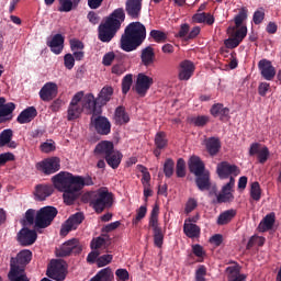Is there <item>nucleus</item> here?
Here are the masks:
<instances>
[{
  "label": "nucleus",
  "instance_id": "1",
  "mask_svg": "<svg viewBox=\"0 0 281 281\" xmlns=\"http://www.w3.org/2000/svg\"><path fill=\"white\" fill-rule=\"evenodd\" d=\"M113 98V88L105 86L101 89L98 98L92 93L85 94L83 91H79L74 94L67 110V120L69 122L78 120L82 113H95V104L104 106Z\"/></svg>",
  "mask_w": 281,
  "mask_h": 281
},
{
  "label": "nucleus",
  "instance_id": "2",
  "mask_svg": "<svg viewBox=\"0 0 281 281\" xmlns=\"http://www.w3.org/2000/svg\"><path fill=\"white\" fill-rule=\"evenodd\" d=\"M53 186L59 192H64V202L71 205L85 186H93V179L89 176H74L69 172H59L52 178Z\"/></svg>",
  "mask_w": 281,
  "mask_h": 281
},
{
  "label": "nucleus",
  "instance_id": "3",
  "mask_svg": "<svg viewBox=\"0 0 281 281\" xmlns=\"http://www.w3.org/2000/svg\"><path fill=\"white\" fill-rule=\"evenodd\" d=\"M146 40V26L140 22H133L125 29L124 35L121 37V49L124 52H133L137 49Z\"/></svg>",
  "mask_w": 281,
  "mask_h": 281
},
{
  "label": "nucleus",
  "instance_id": "4",
  "mask_svg": "<svg viewBox=\"0 0 281 281\" xmlns=\"http://www.w3.org/2000/svg\"><path fill=\"white\" fill-rule=\"evenodd\" d=\"M124 19H126L124 9L114 10L113 13L106 18L105 22L99 26V41L102 43H111L115 34H117V30L122 27Z\"/></svg>",
  "mask_w": 281,
  "mask_h": 281
},
{
  "label": "nucleus",
  "instance_id": "5",
  "mask_svg": "<svg viewBox=\"0 0 281 281\" xmlns=\"http://www.w3.org/2000/svg\"><path fill=\"white\" fill-rule=\"evenodd\" d=\"M247 19V9H241L239 14L235 16V26L228 27L227 33L231 36L225 41L226 47L228 49H234L238 47L243 42V38L247 36V26L243 22Z\"/></svg>",
  "mask_w": 281,
  "mask_h": 281
},
{
  "label": "nucleus",
  "instance_id": "6",
  "mask_svg": "<svg viewBox=\"0 0 281 281\" xmlns=\"http://www.w3.org/2000/svg\"><path fill=\"white\" fill-rule=\"evenodd\" d=\"M189 170L195 175L199 190L210 188V171L205 170V165L198 156H192L189 160Z\"/></svg>",
  "mask_w": 281,
  "mask_h": 281
},
{
  "label": "nucleus",
  "instance_id": "7",
  "mask_svg": "<svg viewBox=\"0 0 281 281\" xmlns=\"http://www.w3.org/2000/svg\"><path fill=\"white\" fill-rule=\"evenodd\" d=\"M91 204L95 212H102L105 207L113 205V194L109 192V189L101 188L90 194Z\"/></svg>",
  "mask_w": 281,
  "mask_h": 281
},
{
  "label": "nucleus",
  "instance_id": "8",
  "mask_svg": "<svg viewBox=\"0 0 281 281\" xmlns=\"http://www.w3.org/2000/svg\"><path fill=\"white\" fill-rule=\"evenodd\" d=\"M56 214H58V211L56 210V207H53V206L42 207L36 213L35 227H40L41 229H44L45 227H49V225H52V221L56 218Z\"/></svg>",
  "mask_w": 281,
  "mask_h": 281
},
{
  "label": "nucleus",
  "instance_id": "9",
  "mask_svg": "<svg viewBox=\"0 0 281 281\" xmlns=\"http://www.w3.org/2000/svg\"><path fill=\"white\" fill-rule=\"evenodd\" d=\"M47 276L52 280H65L67 278V263L63 260H52L47 268Z\"/></svg>",
  "mask_w": 281,
  "mask_h": 281
},
{
  "label": "nucleus",
  "instance_id": "10",
  "mask_svg": "<svg viewBox=\"0 0 281 281\" xmlns=\"http://www.w3.org/2000/svg\"><path fill=\"white\" fill-rule=\"evenodd\" d=\"M37 170L44 172V175H54L60 170V158L50 157L36 164Z\"/></svg>",
  "mask_w": 281,
  "mask_h": 281
},
{
  "label": "nucleus",
  "instance_id": "11",
  "mask_svg": "<svg viewBox=\"0 0 281 281\" xmlns=\"http://www.w3.org/2000/svg\"><path fill=\"white\" fill-rule=\"evenodd\" d=\"M154 82H155V80L153 79V77L147 76L144 72H140L137 75L134 89H135L136 93H138V95L144 98V95H146V93H148V90L150 89L151 85H154Z\"/></svg>",
  "mask_w": 281,
  "mask_h": 281
},
{
  "label": "nucleus",
  "instance_id": "12",
  "mask_svg": "<svg viewBox=\"0 0 281 281\" xmlns=\"http://www.w3.org/2000/svg\"><path fill=\"white\" fill-rule=\"evenodd\" d=\"M85 221V215L82 213H76L71 215L61 226L60 235L67 236L69 232H74V229H78L80 223Z\"/></svg>",
  "mask_w": 281,
  "mask_h": 281
},
{
  "label": "nucleus",
  "instance_id": "13",
  "mask_svg": "<svg viewBox=\"0 0 281 281\" xmlns=\"http://www.w3.org/2000/svg\"><path fill=\"white\" fill-rule=\"evenodd\" d=\"M217 175L220 179H234L240 175V169L237 166L231 165L228 162H221L217 165Z\"/></svg>",
  "mask_w": 281,
  "mask_h": 281
},
{
  "label": "nucleus",
  "instance_id": "14",
  "mask_svg": "<svg viewBox=\"0 0 281 281\" xmlns=\"http://www.w3.org/2000/svg\"><path fill=\"white\" fill-rule=\"evenodd\" d=\"M58 95V85L56 82H46L40 90V98L43 102H52Z\"/></svg>",
  "mask_w": 281,
  "mask_h": 281
},
{
  "label": "nucleus",
  "instance_id": "15",
  "mask_svg": "<svg viewBox=\"0 0 281 281\" xmlns=\"http://www.w3.org/2000/svg\"><path fill=\"white\" fill-rule=\"evenodd\" d=\"M91 124L94 126L99 135H109V133H111V122H109V119L104 116L93 115L91 117Z\"/></svg>",
  "mask_w": 281,
  "mask_h": 281
},
{
  "label": "nucleus",
  "instance_id": "16",
  "mask_svg": "<svg viewBox=\"0 0 281 281\" xmlns=\"http://www.w3.org/2000/svg\"><path fill=\"white\" fill-rule=\"evenodd\" d=\"M249 155L250 157L257 155L259 164H266V161L269 159L270 153L267 146L259 143H252L249 148Z\"/></svg>",
  "mask_w": 281,
  "mask_h": 281
},
{
  "label": "nucleus",
  "instance_id": "17",
  "mask_svg": "<svg viewBox=\"0 0 281 281\" xmlns=\"http://www.w3.org/2000/svg\"><path fill=\"white\" fill-rule=\"evenodd\" d=\"M80 251H82V246L78 239H70L61 245L57 255L64 257L69 256V254H80Z\"/></svg>",
  "mask_w": 281,
  "mask_h": 281
},
{
  "label": "nucleus",
  "instance_id": "18",
  "mask_svg": "<svg viewBox=\"0 0 281 281\" xmlns=\"http://www.w3.org/2000/svg\"><path fill=\"white\" fill-rule=\"evenodd\" d=\"M100 251L98 250H92L89 255H88V262H97V267L102 268V267H106V265H111V262H113V255H103L100 256Z\"/></svg>",
  "mask_w": 281,
  "mask_h": 281
},
{
  "label": "nucleus",
  "instance_id": "19",
  "mask_svg": "<svg viewBox=\"0 0 281 281\" xmlns=\"http://www.w3.org/2000/svg\"><path fill=\"white\" fill-rule=\"evenodd\" d=\"M36 238H37L36 232L32 231V229L22 228L18 233V241L23 247H27L30 245H34V243H36Z\"/></svg>",
  "mask_w": 281,
  "mask_h": 281
},
{
  "label": "nucleus",
  "instance_id": "20",
  "mask_svg": "<svg viewBox=\"0 0 281 281\" xmlns=\"http://www.w3.org/2000/svg\"><path fill=\"white\" fill-rule=\"evenodd\" d=\"M193 74H194V63L186 59L179 64V68H178L179 80H190Z\"/></svg>",
  "mask_w": 281,
  "mask_h": 281
},
{
  "label": "nucleus",
  "instance_id": "21",
  "mask_svg": "<svg viewBox=\"0 0 281 281\" xmlns=\"http://www.w3.org/2000/svg\"><path fill=\"white\" fill-rule=\"evenodd\" d=\"M52 194H54V187L50 184H37L33 191L35 201H45Z\"/></svg>",
  "mask_w": 281,
  "mask_h": 281
},
{
  "label": "nucleus",
  "instance_id": "22",
  "mask_svg": "<svg viewBox=\"0 0 281 281\" xmlns=\"http://www.w3.org/2000/svg\"><path fill=\"white\" fill-rule=\"evenodd\" d=\"M236 180L231 178L229 182L222 188V192L217 195V203H227V201H232V199H234V194H232V192Z\"/></svg>",
  "mask_w": 281,
  "mask_h": 281
},
{
  "label": "nucleus",
  "instance_id": "23",
  "mask_svg": "<svg viewBox=\"0 0 281 281\" xmlns=\"http://www.w3.org/2000/svg\"><path fill=\"white\" fill-rule=\"evenodd\" d=\"M258 67L265 80H273V78H276V68L271 65V61L261 59Z\"/></svg>",
  "mask_w": 281,
  "mask_h": 281
},
{
  "label": "nucleus",
  "instance_id": "24",
  "mask_svg": "<svg viewBox=\"0 0 281 281\" xmlns=\"http://www.w3.org/2000/svg\"><path fill=\"white\" fill-rule=\"evenodd\" d=\"M125 10L132 19H139V14H142V0H127Z\"/></svg>",
  "mask_w": 281,
  "mask_h": 281
},
{
  "label": "nucleus",
  "instance_id": "25",
  "mask_svg": "<svg viewBox=\"0 0 281 281\" xmlns=\"http://www.w3.org/2000/svg\"><path fill=\"white\" fill-rule=\"evenodd\" d=\"M47 45L50 47V52H53V54L58 55L63 52L65 37L61 34H56L47 42Z\"/></svg>",
  "mask_w": 281,
  "mask_h": 281
},
{
  "label": "nucleus",
  "instance_id": "26",
  "mask_svg": "<svg viewBox=\"0 0 281 281\" xmlns=\"http://www.w3.org/2000/svg\"><path fill=\"white\" fill-rule=\"evenodd\" d=\"M228 281H246V276L240 273V266L233 263L226 268Z\"/></svg>",
  "mask_w": 281,
  "mask_h": 281
},
{
  "label": "nucleus",
  "instance_id": "27",
  "mask_svg": "<svg viewBox=\"0 0 281 281\" xmlns=\"http://www.w3.org/2000/svg\"><path fill=\"white\" fill-rule=\"evenodd\" d=\"M113 143L109 140H102L99 143L94 149V154L98 157H108L113 151Z\"/></svg>",
  "mask_w": 281,
  "mask_h": 281
},
{
  "label": "nucleus",
  "instance_id": "28",
  "mask_svg": "<svg viewBox=\"0 0 281 281\" xmlns=\"http://www.w3.org/2000/svg\"><path fill=\"white\" fill-rule=\"evenodd\" d=\"M16 148V142L12 140V130H4L0 134V148Z\"/></svg>",
  "mask_w": 281,
  "mask_h": 281
},
{
  "label": "nucleus",
  "instance_id": "29",
  "mask_svg": "<svg viewBox=\"0 0 281 281\" xmlns=\"http://www.w3.org/2000/svg\"><path fill=\"white\" fill-rule=\"evenodd\" d=\"M183 232L189 238H199L201 228L196 226V224H192V220H187L184 222Z\"/></svg>",
  "mask_w": 281,
  "mask_h": 281
},
{
  "label": "nucleus",
  "instance_id": "30",
  "mask_svg": "<svg viewBox=\"0 0 281 281\" xmlns=\"http://www.w3.org/2000/svg\"><path fill=\"white\" fill-rule=\"evenodd\" d=\"M211 114L214 117H220L221 120H227L229 117V109L223 106V104L221 103H217L211 108Z\"/></svg>",
  "mask_w": 281,
  "mask_h": 281
},
{
  "label": "nucleus",
  "instance_id": "31",
  "mask_svg": "<svg viewBox=\"0 0 281 281\" xmlns=\"http://www.w3.org/2000/svg\"><path fill=\"white\" fill-rule=\"evenodd\" d=\"M205 148L209 153V155H217L218 151L221 150V140L216 137H211L205 140Z\"/></svg>",
  "mask_w": 281,
  "mask_h": 281
},
{
  "label": "nucleus",
  "instance_id": "32",
  "mask_svg": "<svg viewBox=\"0 0 281 281\" xmlns=\"http://www.w3.org/2000/svg\"><path fill=\"white\" fill-rule=\"evenodd\" d=\"M35 116H36V109L27 108L20 113V115L18 116V122L19 124H27L32 122V120H34Z\"/></svg>",
  "mask_w": 281,
  "mask_h": 281
},
{
  "label": "nucleus",
  "instance_id": "33",
  "mask_svg": "<svg viewBox=\"0 0 281 281\" xmlns=\"http://www.w3.org/2000/svg\"><path fill=\"white\" fill-rule=\"evenodd\" d=\"M140 58L145 67H150V65L155 63V50H153V47L148 46L145 49H143Z\"/></svg>",
  "mask_w": 281,
  "mask_h": 281
},
{
  "label": "nucleus",
  "instance_id": "34",
  "mask_svg": "<svg viewBox=\"0 0 281 281\" xmlns=\"http://www.w3.org/2000/svg\"><path fill=\"white\" fill-rule=\"evenodd\" d=\"M114 122L117 124H128L131 122V116L126 113V110L123 106H119L114 113Z\"/></svg>",
  "mask_w": 281,
  "mask_h": 281
},
{
  "label": "nucleus",
  "instance_id": "35",
  "mask_svg": "<svg viewBox=\"0 0 281 281\" xmlns=\"http://www.w3.org/2000/svg\"><path fill=\"white\" fill-rule=\"evenodd\" d=\"M108 166L110 168H117L122 164V154L120 151L113 150L110 155L105 157Z\"/></svg>",
  "mask_w": 281,
  "mask_h": 281
},
{
  "label": "nucleus",
  "instance_id": "36",
  "mask_svg": "<svg viewBox=\"0 0 281 281\" xmlns=\"http://www.w3.org/2000/svg\"><path fill=\"white\" fill-rule=\"evenodd\" d=\"M149 227H151L154 232L161 229V227H159V205L157 204L151 210L149 217Z\"/></svg>",
  "mask_w": 281,
  "mask_h": 281
},
{
  "label": "nucleus",
  "instance_id": "37",
  "mask_svg": "<svg viewBox=\"0 0 281 281\" xmlns=\"http://www.w3.org/2000/svg\"><path fill=\"white\" fill-rule=\"evenodd\" d=\"M193 23H206V25L214 24V15L210 13H195L192 18Z\"/></svg>",
  "mask_w": 281,
  "mask_h": 281
},
{
  "label": "nucleus",
  "instance_id": "38",
  "mask_svg": "<svg viewBox=\"0 0 281 281\" xmlns=\"http://www.w3.org/2000/svg\"><path fill=\"white\" fill-rule=\"evenodd\" d=\"M276 223V214L271 213L268 214L263 221L259 224V232H267L268 229H271L273 227V224Z\"/></svg>",
  "mask_w": 281,
  "mask_h": 281
},
{
  "label": "nucleus",
  "instance_id": "39",
  "mask_svg": "<svg viewBox=\"0 0 281 281\" xmlns=\"http://www.w3.org/2000/svg\"><path fill=\"white\" fill-rule=\"evenodd\" d=\"M236 216V211L228 210L222 213L217 218V225H227Z\"/></svg>",
  "mask_w": 281,
  "mask_h": 281
},
{
  "label": "nucleus",
  "instance_id": "40",
  "mask_svg": "<svg viewBox=\"0 0 281 281\" xmlns=\"http://www.w3.org/2000/svg\"><path fill=\"white\" fill-rule=\"evenodd\" d=\"M15 106L14 103H3L0 108V122H3L12 111H14Z\"/></svg>",
  "mask_w": 281,
  "mask_h": 281
},
{
  "label": "nucleus",
  "instance_id": "41",
  "mask_svg": "<svg viewBox=\"0 0 281 281\" xmlns=\"http://www.w3.org/2000/svg\"><path fill=\"white\" fill-rule=\"evenodd\" d=\"M60 3V12H71L75 5H78L77 0H59Z\"/></svg>",
  "mask_w": 281,
  "mask_h": 281
},
{
  "label": "nucleus",
  "instance_id": "42",
  "mask_svg": "<svg viewBox=\"0 0 281 281\" xmlns=\"http://www.w3.org/2000/svg\"><path fill=\"white\" fill-rule=\"evenodd\" d=\"M148 212V209L146 205H142L137 211H136V216L132 221V225H138L139 222L146 216V213Z\"/></svg>",
  "mask_w": 281,
  "mask_h": 281
},
{
  "label": "nucleus",
  "instance_id": "43",
  "mask_svg": "<svg viewBox=\"0 0 281 281\" xmlns=\"http://www.w3.org/2000/svg\"><path fill=\"white\" fill-rule=\"evenodd\" d=\"M155 144L159 149L166 148V145L168 144V139H166V133L164 132L157 133L155 137Z\"/></svg>",
  "mask_w": 281,
  "mask_h": 281
},
{
  "label": "nucleus",
  "instance_id": "44",
  "mask_svg": "<svg viewBox=\"0 0 281 281\" xmlns=\"http://www.w3.org/2000/svg\"><path fill=\"white\" fill-rule=\"evenodd\" d=\"M137 170L143 175V178H142L143 186H150V172H148V169L142 165H138Z\"/></svg>",
  "mask_w": 281,
  "mask_h": 281
},
{
  "label": "nucleus",
  "instance_id": "45",
  "mask_svg": "<svg viewBox=\"0 0 281 281\" xmlns=\"http://www.w3.org/2000/svg\"><path fill=\"white\" fill-rule=\"evenodd\" d=\"M165 176L170 178L175 172V161L172 159H167L164 165Z\"/></svg>",
  "mask_w": 281,
  "mask_h": 281
},
{
  "label": "nucleus",
  "instance_id": "46",
  "mask_svg": "<svg viewBox=\"0 0 281 281\" xmlns=\"http://www.w3.org/2000/svg\"><path fill=\"white\" fill-rule=\"evenodd\" d=\"M132 85H133V75H126L122 81L123 93H128V91H131Z\"/></svg>",
  "mask_w": 281,
  "mask_h": 281
},
{
  "label": "nucleus",
  "instance_id": "47",
  "mask_svg": "<svg viewBox=\"0 0 281 281\" xmlns=\"http://www.w3.org/2000/svg\"><path fill=\"white\" fill-rule=\"evenodd\" d=\"M250 195L254 199V201H260V195H261L260 183L252 182L251 189H250Z\"/></svg>",
  "mask_w": 281,
  "mask_h": 281
},
{
  "label": "nucleus",
  "instance_id": "48",
  "mask_svg": "<svg viewBox=\"0 0 281 281\" xmlns=\"http://www.w3.org/2000/svg\"><path fill=\"white\" fill-rule=\"evenodd\" d=\"M207 276V268L205 266H199L195 270V281H205Z\"/></svg>",
  "mask_w": 281,
  "mask_h": 281
},
{
  "label": "nucleus",
  "instance_id": "49",
  "mask_svg": "<svg viewBox=\"0 0 281 281\" xmlns=\"http://www.w3.org/2000/svg\"><path fill=\"white\" fill-rule=\"evenodd\" d=\"M192 251L194 256L199 258V262H203V259L205 258V249H203L201 245H193Z\"/></svg>",
  "mask_w": 281,
  "mask_h": 281
},
{
  "label": "nucleus",
  "instance_id": "50",
  "mask_svg": "<svg viewBox=\"0 0 281 281\" xmlns=\"http://www.w3.org/2000/svg\"><path fill=\"white\" fill-rule=\"evenodd\" d=\"M154 245L160 249L164 245V233L161 229L154 231Z\"/></svg>",
  "mask_w": 281,
  "mask_h": 281
},
{
  "label": "nucleus",
  "instance_id": "51",
  "mask_svg": "<svg viewBox=\"0 0 281 281\" xmlns=\"http://www.w3.org/2000/svg\"><path fill=\"white\" fill-rule=\"evenodd\" d=\"M254 245H258V247H262V245H265V237L252 236L247 244V248L250 249V247H254Z\"/></svg>",
  "mask_w": 281,
  "mask_h": 281
},
{
  "label": "nucleus",
  "instance_id": "52",
  "mask_svg": "<svg viewBox=\"0 0 281 281\" xmlns=\"http://www.w3.org/2000/svg\"><path fill=\"white\" fill-rule=\"evenodd\" d=\"M150 36L156 41V43H164V41H166V33L161 31L153 30L150 32Z\"/></svg>",
  "mask_w": 281,
  "mask_h": 281
},
{
  "label": "nucleus",
  "instance_id": "53",
  "mask_svg": "<svg viewBox=\"0 0 281 281\" xmlns=\"http://www.w3.org/2000/svg\"><path fill=\"white\" fill-rule=\"evenodd\" d=\"M115 276L117 281H128L130 279L128 270L122 268L115 271Z\"/></svg>",
  "mask_w": 281,
  "mask_h": 281
},
{
  "label": "nucleus",
  "instance_id": "54",
  "mask_svg": "<svg viewBox=\"0 0 281 281\" xmlns=\"http://www.w3.org/2000/svg\"><path fill=\"white\" fill-rule=\"evenodd\" d=\"M42 153H53V150H56V145L54 140H47L41 145Z\"/></svg>",
  "mask_w": 281,
  "mask_h": 281
},
{
  "label": "nucleus",
  "instance_id": "55",
  "mask_svg": "<svg viewBox=\"0 0 281 281\" xmlns=\"http://www.w3.org/2000/svg\"><path fill=\"white\" fill-rule=\"evenodd\" d=\"M64 65L66 69H74V66L76 65V58H74V55L71 54L65 55Z\"/></svg>",
  "mask_w": 281,
  "mask_h": 281
},
{
  "label": "nucleus",
  "instance_id": "56",
  "mask_svg": "<svg viewBox=\"0 0 281 281\" xmlns=\"http://www.w3.org/2000/svg\"><path fill=\"white\" fill-rule=\"evenodd\" d=\"M177 177H186V160L182 158L177 162Z\"/></svg>",
  "mask_w": 281,
  "mask_h": 281
},
{
  "label": "nucleus",
  "instance_id": "57",
  "mask_svg": "<svg viewBox=\"0 0 281 281\" xmlns=\"http://www.w3.org/2000/svg\"><path fill=\"white\" fill-rule=\"evenodd\" d=\"M113 60H115V53L109 52L103 56L102 63L105 67H111Z\"/></svg>",
  "mask_w": 281,
  "mask_h": 281
},
{
  "label": "nucleus",
  "instance_id": "58",
  "mask_svg": "<svg viewBox=\"0 0 281 281\" xmlns=\"http://www.w3.org/2000/svg\"><path fill=\"white\" fill-rule=\"evenodd\" d=\"M254 23H256V25L262 23V21H265V9H259L254 13V18H252Z\"/></svg>",
  "mask_w": 281,
  "mask_h": 281
},
{
  "label": "nucleus",
  "instance_id": "59",
  "mask_svg": "<svg viewBox=\"0 0 281 281\" xmlns=\"http://www.w3.org/2000/svg\"><path fill=\"white\" fill-rule=\"evenodd\" d=\"M104 243L103 237H97L91 241V249H93V251H98V249L103 247Z\"/></svg>",
  "mask_w": 281,
  "mask_h": 281
},
{
  "label": "nucleus",
  "instance_id": "60",
  "mask_svg": "<svg viewBox=\"0 0 281 281\" xmlns=\"http://www.w3.org/2000/svg\"><path fill=\"white\" fill-rule=\"evenodd\" d=\"M70 48L72 52H80L85 49V44L80 42V40H70Z\"/></svg>",
  "mask_w": 281,
  "mask_h": 281
},
{
  "label": "nucleus",
  "instance_id": "61",
  "mask_svg": "<svg viewBox=\"0 0 281 281\" xmlns=\"http://www.w3.org/2000/svg\"><path fill=\"white\" fill-rule=\"evenodd\" d=\"M15 157L12 153H3L0 155V165L4 166L8 161H14Z\"/></svg>",
  "mask_w": 281,
  "mask_h": 281
},
{
  "label": "nucleus",
  "instance_id": "62",
  "mask_svg": "<svg viewBox=\"0 0 281 281\" xmlns=\"http://www.w3.org/2000/svg\"><path fill=\"white\" fill-rule=\"evenodd\" d=\"M192 122L195 126H205V124L210 122V117L202 115V116L193 117Z\"/></svg>",
  "mask_w": 281,
  "mask_h": 281
},
{
  "label": "nucleus",
  "instance_id": "63",
  "mask_svg": "<svg viewBox=\"0 0 281 281\" xmlns=\"http://www.w3.org/2000/svg\"><path fill=\"white\" fill-rule=\"evenodd\" d=\"M198 202L195 199H189L186 205V212L187 214H190V212H193V210H196Z\"/></svg>",
  "mask_w": 281,
  "mask_h": 281
},
{
  "label": "nucleus",
  "instance_id": "64",
  "mask_svg": "<svg viewBox=\"0 0 281 281\" xmlns=\"http://www.w3.org/2000/svg\"><path fill=\"white\" fill-rule=\"evenodd\" d=\"M34 216H36V211L30 209L25 213L26 223L29 225H34Z\"/></svg>",
  "mask_w": 281,
  "mask_h": 281
}]
</instances>
